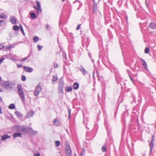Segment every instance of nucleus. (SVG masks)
Listing matches in <instances>:
<instances>
[{"label":"nucleus","instance_id":"7c9ffc66","mask_svg":"<svg viewBox=\"0 0 156 156\" xmlns=\"http://www.w3.org/2000/svg\"><path fill=\"white\" fill-rule=\"evenodd\" d=\"M150 51V49L148 47H146L145 48L144 52L145 53L147 54Z\"/></svg>","mask_w":156,"mask_h":156},{"label":"nucleus","instance_id":"13d9d810","mask_svg":"<svg viewBox=\"0 0 156 156\" xmlns=\"http://www.w3.org/2000/svg\"><path fill=\"white\" fill-rule=\"evenodd\" d=\"M0 113L2 114V112L1 111V107H0Z\"/></svg>","mask_w":156,"mask_h":156},{"label":"nucleus","instance_id":"680f3d73","mask_svg":"<svg viewBox=\"0 0 156 156\" xmlns=\"http://www.w3.org/2000/svg\"><path fill=\"white\" fill-rule=\"evenodd\" d=\"M89 56L90 58H91V57L90 56V53H89Z\"/></svg>","mask_w":156,"mask_h":156},{"label":"nucleus","instance_id":"6e6552de","mask_svg":"<svg viewBox=\"0 0 156 156\" xmlns=\"http://www.w3.org/2000/svg\"><path fill=\"white\" fill-rule=\"evenodd\" d=\"M10 22L13 24L16 23V19L14 16H11L9 17Z\"/></svg>","mask_w":156,"mask_h":156},{"label":"nucleus","instance_id":"ddd939ff","mask_svg":"<svg viewBox=\"0 0 156 156\" xmlns=\"http://www.w3.org/2000/svg\"><path fill=\"white\" fill-rule=\"evenodd\" d=\"M31 130L32 131V129L29 127H22L21 131L23 132H28L29 130Z\"/></svg>","mask_w":156,"mask_h":156},{"label":"nucleus","instance_id":"a211bd4d","mask_svg":"<svg viewBox=\"0 0 156 156\" xmlns=\"http://www.w3.org/2000/svg\"><path fill=\"white\" fill-rule=\"evenodd\" d=\"M58 79V77L57 76L54 75L53 76V79L52 80V83L53 84H55V83L53 82L56 81Z\"/></svg>","mask_w":156,"mask_h":156},{"label":"nucleus","instance_id":"aec40b11","mask_svg":"<svg viewBox=\"0 0 156 156\" xmlns=\"http://www.w3.org/2000/svg\"><path fill=\"white\" fill-rule=\"evenodd\" d=\"M72 88L71 86L66 87L65 88V90L67 92H70L72 90Z\"/></svg>","mask_w":156,"mask_h":156},{"label":"nucleus","instance_id":"f704fd0d","mask_svg":"<svg viewBox=\"0 0 156 156\" xmlns=\"http://www.w3.org/2000/svg\"><path fill=\"white\" fill-rule=\"evenodd\" d=\"M58 121V120L57 119H55L54 120V125H55L56 126L58 125L59 124L58 123H57V122Z\"/></svg>","mask_w":156,"mask_h":156},{"label":"nucleus","instance_id":"a878e982","mask_svg":"<svg viewBox=\"0 0 156 156\" xmlns=\"http://www.w3.org/2000/svg\"><path fill=\"white\" fill-rule=\"evenodd\" d=\"M106 145H105L101 147V151L103 152H105L106 151Z\"/></svg>","mask_w":156,"mask_h":156},{"label":"nucleus","instance_id":"37998d69","mask_svg":"<svg viewBox=\"0 0 156 156\" xmlns=\"http://www.w3.org/2000/svg\"><path fill=\"white\" fill-rule=\"evenodd\" d=\"M34 9H35L36 10L37 13L38 14H39V11L37 8L36 6H34Z\"/></svg>","mask_w":156,"mask_h":156},{"label":"nucleus","instance_id":"4d7b16f0","mask_svg":"<svg viewBox=\"0 0 156 156\" xmlns=\"http://www.w3.org/2000/svg\"><path fill=\"white\" fill-rule=\"evenodd\" d=\"M48 27H49V26H48V25L47 24L46 25L45 27L46 29H48Z\"/></svg>","mask_w":156,"mask_h":156},{"label":"nucleus","instance_id":"72a5a7b5","mask_svg":"<svg viewBox=\"0 0 156 156\" xmlns=\"http://www.w3.org/2000/svg\"><path fill=\"white\" fill-rule=\"evenodd\" d=\"M68 112L69 113V117L68 118L69 119L70 116L71 115V109L69 108H68Z\"/></svg>","mask_w":156,"mask_h":156},{"label":"nucleus","instance_id":"5701e85b","mask_svg":"<svg viewBox=\"0 0 156 156\" xmlns=\"http://www.w3.org/2000/svg\"><path fill=\"white\" fill-rule=\"evenodd\" d=\"M9 108L10 109H13L15 108V105L14 104H11L9 105Z\"/></svg>","mask_w":156,"mask_h":156},{"label":"nucleus","instance_id":"774afa93","mask_svg":"<svg viewBox=\"0 0 156 156\" xmlns=\"http://www.w3.org/2000/svg\"><path fill=\"white\" fill-rule=\"evenodd\" d=\"M130 79H131V80H132V78H131V77H130Z\"/></svg>","mask_w":156,"mask_h":156},{"label":"nucleus","instance_id":"8fccbe9b","mask_svg":"<svg viewBox=\"0 0 156 156\" xmlns=\"http://www.w3.org/2000/svg\"><path fill=\"white\" fill-rule=\"evenodd\" d=\"M58 66V65L57 64H55L54 65V67L55 68H56Z\"/></svg>","mask_w":156,"mask_h":156},{"label":"nucleus","instance_id":"79ce46f5","mask_svg":"<svg viewBox=\"0 0 156 156\" xmlns=\"http://www.w3.org/2000/svg\"><path fill=\"white\" fill-rule=\"evenodd\" d=\"M20 30H21V31L22 32L23 34H24V31H23V29L22 26L20 25Z\"/></svg>","mask_w":156,"mask_h":156},{"label":"nucleus","instance_id":"1a4fd4ad","mask_svg":"<svg viewBox=\"0 0 156 156\" xmlns=\"http://www.w3.org/2000/svg\"><path fill=\"white\" fill-rule=\"evenodd\" d=\"M148 28L152 30H154L156 28V24L154 23L151 22L148 26Z\"/></svg>","mask_w":156,"mask_h":156},{"label":"nucleus","instance_id":"6e6d98bb","mask_svg":"<svg viewBox=\"0 0 156 156\" xmlns=\"http://www.w3.org/2000/svg\"><path fill=\"white\" fill-rule=\"evenodd\" d=\"M17 66L18 68L21 67L22 66V65L17 64Z\"/></svg>","mask_w":156,"mask_h":156},{"label":"nucleus","instance_id":"b1692460","mask_svg":"<svg viewBox=\"0 0 156 156\" xmlns=\"http://www.w3.org/2000/svg\"><path fill=\"white\" fill-rule=\"evenodd\" d=\"M7 18V16L5 14L3 13H2L0 15V18L2 19H6Z\"/></svg>","mask_w":156,"mask_h":156},{"label":"nucleus","instance_id":"69168bd1","mask_svg":"<svg viewBox=\"0 0 156 156\" xmlns=\"http://www.w3.org/2000/svg\"><path fill=\"white\" fill-rule=\"evenodd\" d=\"M1 77L0 76V81H1Z\"/></svg>","mask_w":156,"mask_h":156},{"label":"nucleus","instance_id":"0eeeda50","mask_svg":"<svg viewBox=\"0 0 156 156\" xmlns=\"http://www.w3.org/2000/svg\"><path fill=\"white\" fill-rule=\"evenodd\" d=\"M23 68L25 71L27 73H31L33 71V69L31 67L23 66Z\"/></svg>","mask_w":156,"mask_h":156},{"label":"nucleus","instance_id":"49530a36","mask_svg":"<svg viewBox=\"0 0 156 156\" xmlns=\"http://www.w3.org/2000/svg\"><path fill=\"white\" fill-rule=\"evenodd\" d=\"M4 59L5 58H2L0 59V64H1L2 63Z\"/></svg>","mask_w":156,"mask_h":156},{"label":"nucleus","instance_id":"052dcab7","mask_svg":"<svg viewBox=\"0 0 156 156\" xmlns=\"http://www.w3.org/2000/svg\"><path fill=\"white\" fill-rule=\"evenodd\" d=\"M2 101V99L1 97H0V102H1Z\"/></svg>","mask_w":156,"mask_h":156},{"label":"nucleus","instance_id":"dca6fc26","mask_svg":"<svg viewBox=\"0 0 156 156\" xmlns=\"http://www.w3.org/2000/svg\"><path fill=\"white\" fill-rule=\"evenodd\" d=\"M2 140H4L10 137V136L8 135L7 134H5L4 136H1Z\"/></svg>","mask_w":156,"mask_h":156},{"label":"nucleus","instance_id":"09e8293b","mask_svg":"<svg viewBox=\"0 0 156 156\" xmlns=\"http://www.w3.org/2000/svg\"><path fill=\"white\" fill-rule=\"evenodd\" d=\"M80 25H81V24H80V25H79L77 27H76V30H79L80 28Z\"/></svg>","mask_w":156,"mask_h":156},{"label":"nucleus","instance_id":"864d4df0","mask_svg":"<svg viewBox=\"0 0 156 156\" xmlns=\"http://www.w3.org/2000/svg\"><path fill=\"white\" fill-rule=\"evenodd\" d=\"M147 0H146V1H145V4H146V5L147 7L148 8V4L147 3Z\"/></svg>","mask_w":156,"mask_h":156},{"label":"nucleus","instance_id":"39448f33","mask_svg":"<svg viewBox=\"0 0 156 156\" xmlns=\"http://www.w3.org/2000/svg\"><path fill=\"white\" fill-rule=\"evenodd\" d=\"M17 89L18 94L24 92L22 85L20 84H18L17 86Z\"/></svg>","mask_w":156,"mask_h":156},{"label":"nucleus","instance_id":"c9c22d12","mask_svg":"<svg viewBox=\"0 0 156 156\" xmlns=\"http://www.w3.org/2000/svg\"><path fill=\"white\" fill-rule=\"evenodd\" d=\"M37 48L38 49L39 51H40L42 49V46H41L40 45L38 44L37 45Z\"/></svg>","mask_w":156,"mask_h":156},{"label":"nucleus","instance_id":"338daca9","mask_svg":"<svg viewBox=\"0 0 156 156\" xmlns=\"http://www.w3.org/2000/svg\"><path fill=\"white\" fill-rule=\"evenodd\" d=\"M65 0H62V1H64Z\"/></svg>","mask_w":156,"mask_h":156},{"label":"nucleus","instance_id":"4468645a","mask_svg":"<svg viewBox=\"0 0 156 156\" xmlns=\"http://www.w3.org/2000/svg\"><path fill=\"white\" fill-rule=\"evenodd\" d=\"M13 135L14 138H16V137H21V134L20 133H16L13 134Z\"/></svg>","mask_w":156,"mask_h":156},{"label":"nucleus","instance_id":"0e129e2a","mask_svg":"<svg viewBox=\"0 0 156 156\" xmlns=\"http://www.w3.org/2000/svg\"><path fill=\"white\" fill-rule=\"evenodd\" d=\"M65 59H66V60H67V57H66V56H65Z\"/></svg>","mask_w":156,"mask_h":156},{"label":"nucleus","instance_id":"4be33fe9","mask_svg":"<svg viewBox=\"0 0 156 156\" xmlns=\"http://www.w3.org/2000/svg\"><path fill=\"white\" fill-rule=\"evenodd\" d=\"M22 127L18 126H16V128L17 132H21L22 131Z\"/></svg>","mask_w":156,"mask_h":156},{"label":"nucleus","instance_id":"9d476101","mask_svg":"<svg viewBox=\"0 0 156 156\" xmlns=\"http://www.w3.org/2000/svg\"><path fill=\"white\" fill-rule=\"evenodd\" d=\"M64 82L63 80L62 77L59 80V86L58 87H64Z\"/></svg>","mask_w":156,"mask_h":156},{"label":"nucleus","instance_id":"bb28decb","mask_svg":"<svg viewBox=\"0 0 156 156\" xmlns=\"http://www.w3.org/2000/svg\"><path fill=\"white\" fill-rule=\"evenodd\" d=\"M154 144V142H151L150 144V152L151 153V152L152 151V149L153 147V145Z\"/></svg>","mask_w":156,"mask_h":156},{"label":"nucleus","instance_id":"9b49d317","mask_svg":"<svg viewBox=\"0 0 156 156\" xmlns=\"http://www.w3.org/2000/svg\"><path fill=\"white\" fill-rule=\"evenodd\" d=\"M80 70L83 75H85L87 73V72L84 69L82 66H81L80 69Z\"/></svg>","mask_w":156,"mask_h":156},{"label":"nucleus","instance_id":"f3484780","mask_svg":"<svg viewBox=\"0 0 156 156\" xmlns=\"http://www.w3.org/2000/svg\"><path fill=\"white\" fill-rule=\"evenodd\" d=\"M115 77L117 83H119L118 81L121 78L119 74L118 73H117L115 74Z\"/></svg>","mask_w":156,"mask_h":156},{"label":"nucleus","instance_id":"393cba45","mask_svg":"<svg viewBox=\"0 0 156 156\" xmlns=\"http://www.w3.org/2000/svg\"><path fill=\"white\" fill-rule=\"evenodd\" d=\"M58 92L59 93L62 94L63 93V87H58Z\"/></svg>","mask_w":156,"mask_h":156},{"label":"nucleus","instance_id":"f03ea898","mask_svg":"<svg viewBox=\"0 0 156 156\" xmlns=\"http://www.w3.org/2000/svg\"><path fill=\"white\" fill-rule=\"evenodd\" d=\"M66 146L65 147V153L66 155L68 156H72V151L70 148L68 142L66 141Z\"/></svg>","mask_w":156,"mask_h":156},{"label":"nucleus","instance_id":"473e14b6","mask_svg":"<svg viewBox=\"0 0 156 156\" xmlns=\"http://www.w3.org/2000/svg\"><path fill=\"white\" fill-rule=\"evenodd\" d=\"M55 147H58L60 145V142L59 141H56L55 142Z\"/></svg>","mask_w":156,"mask_h":156},{"label":"nucleus","instance_id":"3c124183","mask_svg":"<svg viewBox=\"0 0 156 156\" xmlns=\"http://www.w3.org/2000/svg\"><path fill=\"white\" fill-rule=\"evenodd\" d=\"M40 156V154L39 153H37L36 154H34V156Z\"/></svg>","mask_w":156,"mask_h":156},{"label":"nucleus","instance_id":"e2e57ef3","mask_svg":"<svg viewBox=\"0 0 156 156\" xmlns=\"http://www.w3.org/2000/svg\"><path fill=\"white\" fill-rule=\"evenodd\" d=\"M2 91V90L1 89H0V92H1Z\"/></svg>","mask_w":156,"mask_h":156},{"label":"nucleus","instance_id":"e433bc0d","mask_svg":"<svg viewBox=\"0 0 156 156\" xmlns=\"http://www.w3.org/2000/svg\"><path fill=\"white\" fill-rule=\"evenodd\" d=\"M93 9L94 11H97V8L96 5L94 4Z\"/></svg>","mask_w":156,"mask_h":156},{"label":"nucleus","instance_id":"412c9836","mask_svg":"<svg viewBox=\"0 0 156 156\" xmlns=\"http://www.w3.org/2000/svg\"><path fill=\"white\" fill-rule=\"evenodd\" d=\"M30 17L31 18L34 19H35L37 17V16L35 14L34 12H31L30 14Z\"/></svg>","mask_w":156,"mask_h":156},{"label":"nucleus","instance_id":"c85d7f7f","mask_svg":"<svg viewBox=\"0 0 156 156\" xmlns=\"http://www.w3.org/2000/svg\"><path fill=\"white\" fill-rule=\"evenodd\" d=\"M33 40L34 42L35 43L38 41L39 40V37L37 36H36L33 38Z\"/></svg>","mask_w":156,"mask_h":156},{"label":"nucleus","instance_id":"603ef678","mask_svg":"<svg viewBox=\"0 0 156 156\" xmlns=\"http://www.w3.org/2000/svg\"><path fill=\"white\" fill-rule=\"evenodd\" d=\"M36 4L37 5H40V2L38 1H36Z\"/></svg>","mask_w":156,"mask_h":156},{"label":"nucleus","instance_id":"f257e3e1","mask_svg":"<svg viewBox=\"0 0 156 156\" xmlns=\"http://www.w3.org/2000/svg\"><path fill=\"white\" fill-rule=\"evenodd\" d=\"M1 85L4 86L7 89L11 90L12 89V85L9 81H2L0 82Z\"/></svg>","mask_w":156,"mask_h":156},{"label":"nucleus","instance_id":"c756f323","mask_svg":"<svg viewBox=\"0 0 156 156\" xmlns=\"http://www.w3.org/2000/svg\"><path fill=\"white\" fill-rule=\"evenodd\" d=\"M13 29L14 30L16 31L19 29V27L18 26L16 25L14 26L13 27Z\"/></svg>","mask_w":156,"mask_h":156},{"label":"nucleus","instance_id":"bf43d9fd","mask_svg":"<svg viewBox=\"0 0 156 156\" xmlns=\"http://www.w3.org/2000/svg\"><path fill=\"white\" fill-rule=\"evenodd\" d=\"M80 156H83V152L80 153Z\"/></svg>","mask_w":156,"mask_h":156},{"label":"nucleus","instance_id":"a18cd8bd","mask_svg":"<svg viewBox=\"0 0 156 156\" xmlns=\"http://www.w3.org/2000/svg\"><path fill=\"white\" fill-rule=\"evenodd\" d=\"M15 114L17 116H19L20 115V112L18 111H16L15 112Z\"/></svg>","mask_w":156,"mask_h":156},{"label":"nucleus","instance_id":"cd10ccee","mask_svg":"<svg viewBox=\"0 0 156 156\" xmlns=\"http://www.w3.org/2000/svg\"><path fill=\"white\" fill-rule=\"evenodd\" d=\"M6 22L4 20H1L0 21V25L1 26H4Z\"/></svg>","mask_w":156,"mask_h":156},{"label":"nucleus","instance_id":"6ab92c4d","mask_svg":"<svg viewBox=\"0 0 156 156\" xmlns=\"http://www.w3.org/2000/svg\"><path fill=\"white\" fill-rule=\"evenodd\" d=\"M142 60L143 62V66H144L145 69H147V66L146 62L143 59H142Z\"/></svg>","mask_w":156,"mask_h":156},{"label":"nucleus","instance_id":"4c0bfd02","mask_svg":"<svg viewBox=\"0 0 156 156\" xmlns=\"http://www.w3.org/2000/svg\"><path fill=\"white\" fill-rule=\"evenodd\" d=\"M30 55H29L26 58H23V59H21V60H20V61H24L25 60H27L29 57H30Z\"/></svg>","mask_w":156,"mask_h":156},{"label":"nucleus","instance_id":"5fc2aeb1","mask_svg":"<svg viewBox=\"0 0 156 156\" xmlns=\"http://www.w3.org/2000/svg\"><path fill=\"white\" fill-rule=\"evenodd\" d=\"M154 135H153V136L152 138V139L151 142H154Z\"/></svg>","mask_w":156,"mask_h":156},{"label":"nucleus","instance_id":"2f4dec72","mask_svg":"<svg viewBox=\"0 0 156 156\" xmlns=\"http://www.w3.org/2000/svg\"><path fill=\"white\" fill-rule=\"evenodd\" d=\"M79 2V7L77 9V10H79L80 9V8L81 7L82 5V4L80 3V1H75V2Z\"/></svg>","mask_w":156,"mask_h":156},{"label":"nucleus","instance_id":"ea45409f","mask_svg":"<svg viewBox=\"0 0 156 156\" xmlns=\"http://www.w3.org/2000/svg\"><path fill=\"white\" fill-rule=\"evenodd\" d=\"M37 6H38L37 8L38 9L39 11L40 12H41L42 11V9H41V5H37Z\"/></svg>","mask_w":156,"mask_h":156},{"label":"nucleus","instance_id":"58836bf2","mask_svg":"<svg viewBox=\"0 0 156 156\" xmlns=\"http://www.w3.org/2000/svg\"><path fill=\"white\" fill-rule=\"evenodd\" d=\"M26 76H23L21 77V80L23 81H25L26 80Z\"/></svg>","mask_w":156,"mask_h":156},{"label":"nucleus","instance_id":"2eb2a0df","mask_svg":"<svg viewBox=\"0 0 156 156\" xmlns=\"http://www.w3.org/2000/svg\"><path fill=\"white\" fill-rule=\"evenodd\" d=\"M79 87V84L77 83H73V88L74 90H77Z\"/></svg>","mask_w":156,"mask_h":156},{"label":"nucleus","instance_id":"a19ab883","mask_svg":"<svg viewBox=\"0 0 156 156\" xmlns=\"http://www.w3.org/2000/svg\"><path fill=\"white\" fill-rule=\"evenodd\" d=\"M30 131V132H32V133L34 134H37V131H33V130H32V131L31 130H29Z\"/></svg>","mask_w":156,"mask_h":156},{"label":"nucleus","instance_id":"20e7f679","mask_svg":"<svg viewBox=\"0 0 156 156\" xmlns=\"http://www.w3.org/2000/svg\"><path fill=\"white\" fill-rule=\"evenodd\" d=\"M17 89L18 94L24 92L22 85L20 84H18L17 86Z\"/></svg>","mask_w":156,"mask_h":156},{"label":"nucleus","instance_id":"de8ad7c7","mask_svg":"<svg viewBox=\"0 0 156 156\" xmlns=\"http://www.w3.org/2000/svg\"><path fill=\"white\" fill-rule=\"evenodd\" d=\"M62 56L63 57H65L66 56V53L65 52H62Z\"/></svg>","mask_w":156,"mask_h":156},{"label":"nucleus","instance_id":"c03bdc74","mask_svg":"<svg viewBox=\"0 0 156 156\" xmlns=\"http://www.w3.org/2000/svg\"><path fill=\"white\" fill-rule=\"evenodd\" d=\"M4 47V46L3 44H0V50H2Z\"/></svg>","mask_w":156,"mask_h":156},{"label":"nucleus","instance_id":"423d86ee","mask_svg":"<svg viewBox=\"0 0 156 156\" xmlns=\"http://www.w3.org/2000/svg\"><path fill=\"white\" fill-rule=\"evenodd\" d=\"M20 97L21 98L22 101L25 103V94L24 92L18 94Z\"/></svg>","mask_w":156,"mask_h":156},{"label":"nucleus","instance_id":"f8f14e48","mask_svg":"<svg viewBox=\"0 0 156 156\" xmlns=\"http://www.w3.org/2000/svg\"><path fill=\"white\" fill-rule=\"evenodd\" d=\"M34 114V112L31 111L27 113L26 115V117L27 118H30Z\"/></svg>","mask_w":156,"mask_h":156},{"label":"nucleus","instance_id":"7ed1b4c3","mask_svg":"<svg viewBox=\"0 0 156 156\" xmlns=\"http://www.w3.org/2000/svg\"><path fill=\"white\" fill-rule=\"evenodd\" d=\"M35 90L34 92V95L35 96H37L41 92V87L40 83L37 85L35 87Z\"/></svg>","mask_w":156,"mask_h":156}]
</instances>
